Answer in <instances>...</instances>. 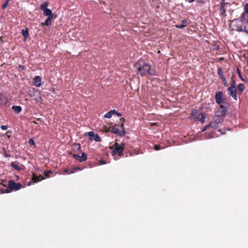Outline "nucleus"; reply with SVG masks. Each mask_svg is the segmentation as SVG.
Wrapping results in <instances>:
<instances>
[{
    "instance_id": "4c0bfd02",
    "label": "nucleus",
    "mask_w": 248,
    "mask_h": 248,
    "mask_svg": "<svg viewBox=\"0 0 248 248\" xmlns=\"http://www.w3.org/2000/svg\"><path fill=\"white\" fill-rule=\"evenodd\" d=\"M8 126L7 125H1L0 128L2 130H5L8 129Z\"/></svg>"
},
{
    "instance_id": "ddd939ff",
    "label": "nucleus",
    "mask_w": 248,
    "mask_h": 248,
    "mask_svg": "<svg viewBox=\"0 0 248 248\" xmlns=\"http://www.w3.org/2000/svg\"><path fill=\"white\" fill-rule=\"evenodd\" d=\"M57 16H48L44 22L42 23V25L43 26H50L51 24V21L52 19H55Z\"/></svg>"
},
{
    "instance_id": "3c124183",
    "label": "nucleus",
    "mask_w": 248,
    "mask_h": 248,
    "mask_svg": "<svg viewBox=\"0 0 248 248\" xmlns=\"http://www.w3.org/2000/svg\"><path fill=\"white\" fill-rule=\"evenodd\" d=\"M9 156H10V155H8V154H6L4 155V156H5V157H9Z\"/></svg>"
},
{
    "instance_id": "c756f323",
    "label": "nucleus",
    "mask_w": 248,
    "mask_h": 248,
    "mask_svg": "<svg viewBox=\"0 0 248 248\" xmlns=\"http://www.w3.org/2000/svg\"><path fill=\"white\" fill-rule=\"evenodd\" d=\"M81 169L79 167H75L73 168L71 170V172L72 173H75L77 170H80Z\"/></svg>"
},
{
    "instance_id": "7c9ffc66",
    "label": "nucleus",
    "mask_w": 248,
    "mask_h": 248,
    "mask_svg": "<svg viewBox=\"0 0 248 248\" xmlns=\"http://www.w3.org/2000/svg\"><path fill=\"white\" fill-rule=\"evenodd\" d=\"M9 0H6L4 3L2 5V9H4L7 7Z\"/></svg>"
},
{
    "instance_id": "a18cd8bd",
    "label": "nucleus",
    "mask_w": 248,
    "mask_h": 248,
    "mask_svg": "<svg viewBox=\"0 0 248 248\" xmlns=\"http://www.w3.org/2000/svg\"><path fill=\"white\" fill-rule=\"evenodd\" d=\"M11 133H12V132L11 131H10V130H8V131H7L6 135H7L8 138H10V136L8 135V133L11 134Z\"/></svg>"
},
{
    "instance_id": "5701e85b",
    "label": "nucleus",
    "mask_w": 248,
    "mask_h": 248,
    "mask_svg": "<svg viewBox=\"0 0 248 248\" xmlns=\"http://www.w3.org/2000/svg\"><path fill=\"white\" fill-rule=\"evenodd\" d=\"M217 72L218 75L221 79H223V78H225V77L223 75V72L221 68H218Z\"/></svg>"
},
{
    "instance_id": "ea45409f",
    "label": "nucleus",
    "mask_w": 248,
    "mask_h": 248,
    "mask_svg": "<svg viewBox=\"0 0 248 248\" xmlns=\"http://www.w3.org/2000/svg\"><path fill=\"white\" fill-rule=\"evenodd\" d=\"M243 30H244V31H243V32H246L248 34V29L247 28V27L246 26H245L244 28H243Z\"/></svg>"
},
{
    "instance_id": "412c9836",
    "label": "nucleus",
    "mask_w": 248,
    "mask_h": 248,
    "mask_svg": "<svg viewBox=\"0 0 248 248\" xmlns=\"http://www.w3.org/2000/svg\"><path fill=\"white\" fill-rule=\"evenodd\" d=\"M21 33L25 39H27L29 37V31L27 28H26L25 30H22Z\"/></svg>"
},
{
    "instance_id": "8fccbe9b",
    "label": "nucleus",
    "mask_w": 248,
    "mask_h": 248,
    "mask_svg": "<svg viewBox=\"0 0 248 248\" xmlns=\"http://www.w3.org/2000/svg\"><path fill=\"white\" fill-rule=\"evenodd\" d=\"M152 125H157V124L156 123H152Z\"/></svg>"
},
{
    "instance_id": "2eb2a0df",
    "label": "nucleus",
    "mask_w": 248,
    "mask_h": 248,
    "mask_svg": "<svg viewBox=\"0 0 248 248\" xmlns=\"http://www.w3.org/2000/svg\"><path fill=\"white\" fill-rule=\"evenodd\" d=\"M189 24L188 21L186 19H183L182 21V23L180 24H176L175 26L178 29H183L186 27Z\"/></svg>"
},
{
    "instance_id": "a19ab883",
    "label": "nucleus",
    "mask_w": 248,
    "mask_h": 248,
    "mask_svg": "<svg viewBox=\"0 0 248 248\" xmlns=\"http://www.w3.org/2000/svg\"><path fill=\"white\" fill-rule=\"evenodd\" d=\"M99 164V165H104V164H106V162L103 159L100 160Z\"/></svg>"
},
{
    "instance_id": "0eeeda50",
    "label": "nucleus",
    "mask_w": 248,
    "mask_h": 248,
    "mask_svg": "<svg viewBox=\"0 0 248 248\" xmlns=\"http://www.w3.org/2000/svg\"><path fill=\"white\" fill-rule=\"evenodd\" d=\"M216 102L219 105L226 104L228 105L227 99L223 97V93L222 92H216L215 96Z\"/></svg>"
},
{
    "instance_id": "4468645a",
    "label": "nucleus",
    "mask_w": 248,
    "mask_h": 248,
    "mask_svg": "<svg viewBox=\"0 0 248 248\" xmlns=\"http://www.w3.org/2000/svg\"><path fill=\"white\" fill-rule=\"evenodd\" d=\"M34 85L39 87L41 85V78L40 76H37L34 77L33 79Z\"/></svg>"
},
{
    "instance_id": "cd10ccee",
    "label": "nucleus",
    "mask_w": 248,
    "mask_h": 248,
    "mask_svg": "<svg viewBox=\"0 0 248 248\" xmlns=\"http://www.w3.org/2000/svg\"><path fill=\"white\" fill-rule=\"evenodd\" d=\"M112 113L111 111L110 110L108 113L105 114L104 117L106 118H110L112 117Z\"/></svg>"
},
{
    "instance_id": "6e6552de",
    "label": "nucleus",
    "mask_w": 248,
    "mask_h": 248,
    "mask_svg": "<svg viewBox=\"0 0 248 248\" xmlns=\"http://www.w3.org/2000/svg\"><path fill=\"white\" fill-rule=\"evenodd\" d=\"M228 108L227 106H225L223 105H219V108L216 111L215 115L218 117H222L224 119L228 111Z\"/></svg>"
},
{
    "instance_id": "f704fd0d",
    "label": "nucleus",
    "mask_w": 248,
    "mask_h": 248,
    "mask_svg": "<svg viewBox=\"0 0 248 248\" xmlns=\"http://www.w3.org/2000/svg\"><path fill=\"white\" fill-rule=\"evenodd\" d=\"M29 144H30L31 145H35V142H34V141L33 139H30L29 140Z\"/></svg>"
},
{
    "instance_id": "f03ea898",
    "label": "nucleus",
    "mask_w": 248,
    "mask_h": 248,
    "mask_svg": "<svg viewBox=\"0 0 248 248\" xmlns=\"http://www.w3.org/2000/svg\"><path fill=\"white\" fill-rule=\"evenodd\" d=\"M223 121V118L218 117L215 115L212 121H211L210 123L204 127L203 131H204L205 129L210 127L215 130L220 126Z\"/></svg>"
},
{
    "instance_id": "5fc2aeb1",
    "label": "nucleus",
    "mask_w": 248,
    "mask_h": 248,
    "mask_svg": "<svg viewBox=\"0 0 248 248\" xmlns=\"http://www.w3.org/2000/svg\"><path fill=\"white\" fill-rule=\"evenodd\" d=\"M37 121H40V118H38V119H37Z\"/></svg>"
},
{
    "instance_id": "c85d7f7f",
    "label": "nucleus",
    "mask_w": 248,
    "mask_h": 248,
    "mask_svg": "<svg viewBox=\"0 0 248 248\" xmlns=\"http://www.w3.org/2000/svg\"><path fill=\"white\" fill-rule=\"evenodd\" d=\"M0 191L2 193H8L11 192L9 190V188L8 187L6 189H4V188L1 189Z\"/></svg>"
},
{
    "instance_id": "20e7f679",
    "label": "nucleus",
    "mask_w": 248,
    "mask_h": 248,
    "mask_svg": "<svg viewBox=\"0 0 248 248\" xmlns=\"http://www.w3.org/2000/svg\"><path fill=\"white\" fill-rule=\"evenodd\" d=\"M244 12L242 13L239 18L234 19L232 22H237L240 21L242 23L246 22L248 24V3H246L244 5Z\"/></svg>"
},
{
    "instance_id": "9d476101",
    "label": "nucleus",
    "mask_w": 248,
    "mask_h": 248,
    "mask_svg": "<svg viewBox=\"0 0 248 248\" xmlns=\"http://www.w3.org/2000/svg\"><path fill=\"white\" fill-rule=\"evenodd\" d=\"M85 136L89 137L90 140H94L96 141H100L101 140L100 137L98 136V134H95L93 131H90L85 133Z\"/></svg>"
},
{
    "instance_id": "49530a36",
    "label": "nucleus",
    "mask_w": 248,
    "mask_h": 248,
    "mask_svg": "<svg viewBox=\"0 0 248 248\" xmlns=\"http://www.w3.org/2000/svg\"><path fill=\"white\" fill-rule=\"evenodd\" d=\"M116 115H117L118 116L121 117L122 116V113H121L119 112H117Z\"/></svg>"
},
{
    "instance_id": "b1692460",
    "label": "nucleus",
    "mask_w": 248,
    "mask_h": 248,
    "mask_svg": "<svg viewBox=\"0 0 248 248\" xmlns=\"http://www.w3.org/2000/svg\"><path fill=\"white\" fill-rule=\"evenodd\" d=\"M48 5V2L47 1H45L40 5V9L42 11H44L45 9H47V7Z\"/></svg>"
},
{
    "instance_id": "f3484780",
    "label": "nucleus",
    "mask_w": 248,
    "mask_h": 248,
    "mask_svg": "<svg viewBox=\"0 0 248 248\" xmlns=\"http://www.w3.org/2000/svg\"><path fill=\"white\" fill-rule=\"evenodd\" d=\"M38 176L34 173H32V182H29L28 185L30 186L31 185L32 183H37L38 182L40 181V179H38Z\"/></svg>"
},
{
    "instance_id": "7ed1b4c3",
    "label": "nucleus",
    "mask_w": 248,
    "mask_h": 248,
    "mask_svg": "<svg viewBox=\"0 0 248 248\" xmlns=\"http://www.w3.org/2000/svg\"><path fill=\"white\" fill-rule=\"evenodd\" d=\"M114 146V148L111 152V155L114 156L117 155L119 156H122L123 155V151L125 147V144L124 143L119 144L116 142L115 143Z\"/></svg>"
},
{
    "instance_id": "4d7b16f0",
    "label": "nucleus",
    "mask_w": 248,
    "mask_h": 248,
    "mask_svg": "<svg viewBox=\"0 0 248 248\" xmlns=\"http://www.w3.org/2000/svg\"><path fill=\"white\" fill-rule=\"evenodd\" d=\"M2 184L4 186H6V185H5V184H3V183H2Z\"/></svg>"
},
{
    "instance_id": "4be33fe9",
    "label": "nucleus",
    "mask_w": 248,
    "mask_h": 248,
    "mask_svg": "<svg viewBox=\"0 0 248 248\" xmlns=\"http://www.w3.org/2000/svg\"><path fill=\"white\" fill-rule=\"evenodd\" d=\"M72 146L74 150H77L79 152H81L80 145L79 143H75Z\"/></svg>"
},
{
    "instance_id": "473e14b6",
    "label": "nucleus",
    "mask_w": 248,
    "mask_h": 248,
    "mask_svg": "<svg viewBox=\"0 0 248 248\" xmlns=\"http://www.w3.org/2000/svg\"><path fill=\"white\" fill-rule=\"evenodd\" d=\"M235 30L239 32H243V31H244V30H243V27L241 26L239 28H235Z\"/></svg>"
},
{
    "instance_id": "bb28decb",
    "label": "nucleus",
    "mask_w": 248,
    "mask_h": 248,
    "mask_svg": "<svg viewBox=\"0 0 248 248\" xmlns=\"http://www.w3.org/2000/svg\"><path fill=\"white\" fill-rule=\"evenodd\" d=\"M230 87H235V80L233 78V77L231 78V83Z\"/></svg>"
},
{
    "instance_id": "c03bdc74",
    "label": "nucleus",
    "mask_w": 248,
    "mask_h": 248,
    "mask_svg": "<svg viewBox=\"0 0 248 248\" xmlns=\"http://www.w3.org/2000/svg\"><path fill=\"white\" fill-rule=\"evenodd\" d=\"M38 179H40V181L45 179L44 177L41 175H39V176H38Z\"/></svg>"
},
{
    "instance_id": "39448f33",
    "label": "nucleus",
    "mask_w": 248,
    "mask_h": 248,
    "mask_svg": "<svg viewBox=\"0 0 248 248\" xmlns=\"http://www.w3.org/2000/svg\"><path fill=\"white\" fill-rule=\"evenodd\" d=\"M191 119H193L195 121H200L202 123H203L205 117L203 113L198 112L197 109H193L191 113Z\"/></svg>"
},
{
    "instance_id": "dca6fc26",
    "label": "nucleus",
    "mask_w": 248,
    "mask_h": 248,
    "mask_svg": "<svg viewBox=\"0 0 248 248\" xmlns=\"http://www.w3.org/2000/svg\"><path fill=\"white\" fill-rule=\"evenodd\" d=\"M10 165L16 170L18 171L22 170L21 167L19 165V162L18 161L12 162L10 164Z\"/></svg>"
},
{
    "instance_id": "f257e3e1",
    "label": "nucleus",
    "mask_w": 248,
    "mask_h": 248,
    "mask_svg": "<svg viewBox=\"0 0 248 248\" xmlns=\"http://www.w3.org/2000/svg\"><path fill=\"white\" fill-rule=\"evenodd\" d=\"M135 67L138 70V73L143 77L146 75L155 76V70H151V66L143 61H140L137 63Z\"/></svg>"
},
{
    "instance_id": "6ab92c4d",
    "label": "nucleus",
    "mask_w": 248,
    "mask_h": 248,
    "mask_svg": "<svg viewBox=\"0 0 248 248\" xmlns=\"http://www.w3.org/2000/svg\"><path fill=\"white\" fill-rule=\"evenodd\" d=\"M245 89V85L242 83L239 84L237 86L238 93L241 94Z\"/></svg>"
},
{
    "instance_id": "e433bc0d",
    "label": "nucleus",
    "mask_w": 248,
    "mask_h": 248,
    "mask_svg": "<svg viewBox=\"0 0 248 248\" xmlns=\"http://www.w3.org/2000/svg\"><path fill=\"white\" fill-rule=\"evenodd\" d=\"M237 72L238 74L239 77L241 79V80H244V79L241 76L240 70L238 68L237 69Z\"/></svg>"
},
{
    "instance_id": "a211bd4d",
    "label": "nucleus",
    "mask_w": 248,
    "mask_h": 248,
    "mask_svg": "<svg viewBox=\"0 0 248 248\" xmlns=\"http://www.w3.org/2000/svg\"><path fill=\"white\" fill-rule=\"evenodd\" d=\"M43 14H44V15L45 16H57L56 15H55L54 14H53L52 13V11L50 9H45V10L43 11Z\"/></svg>"
},
{
    "instance_id": "1a4fd4ad",
    "label": "nucleus",
    "mask_w": 248,
    "mask_h": 248,
    "mask_svg": "<svg viewBox=\"0 0 248 248\" xmlns=\"http://www.w3.org/2000/svg\"><path fill=\"white\" fill-rule=\"evenodd\" d=\"M8 187L9 188L10 192L14 190L17 191L20 189L22 187V185L20 183H16L13 180H10L8 182Z\"/></svg>"
},
{
    "instance_id": "c9c22d12",
    "label": "nucleus",
    "mask_w": 248,
    "mask_h": 248,
    "mask_svg": "<svg viewBox=\"0 0 248 248\" xmlns=\"http://www.w3.org/2000/svg\"><path fill=\"white\" fill-rule=\"evenodd\" d=\"M154 149L155 150L158 151V150H160V149H161L162 148L160 147V146L159 145H155L154 146Z\"/></svg>"
},
{
    "instance_id": "de8ad7c7",
    "label": "nucleus",
    "mask_w": 248,
    "mask_h": 248,
    "mask_svg": "<svg viewBox=\"0 0 248 248\" xmlns=\"http://www.w3.org/2000/svg\"><path fill=\"white\" fill-rule=\"evenodd\" d=\"M120 121H121V122H124V118H121V119H120Z\"/></svg>"
},
{
    "instance_id": "f8f14e48",
    "label": "nucleus",
    "mask_w": 248,
    "mask_h": 248,
    "mask_svg": "<svg viewBox=\"0 0 248 248\" xmlns=\"http://www.w3.org/2000/svg\"><path fill=\"white\" fill-rule=\"evenodd\" d=\"M72 156L74 158L79 161L80 162L85 161L87 159V155L85 153H82L81 154V155H77V154H73V155H72Z\"/></svg>"
},
{
    "instance_id": "a878e982",
    "label": "nucleus",
    "mask_w": 248,
    "mask_h": 248,
    "mask_svg": "<svg viewBox=\"0 0 248 248\" xmlns=\"http://www.w3.org/2000/svg\"><path fill=\"white\" fill-rule=\"evenodd\" d=\"M53 172L51 170H45L44 171V175H45V176L47 178H48L50 177L49 176V174H52Z\"/></svg>"
},
{
    "instance_id": "864d4df0",
    "label": "nucleus",
    "mask_w": 248,
    "mask_h": 248,
    "mask_svg": "<svg viewBox=\"0 0 248 248\" xmlns=\"http://www.w3.org/2000/svg\"><path fill=\"white\" fill-rule=\"evenodd\" d=\"M33 123L34 124H38V123H36V122H35V121L33 122Z\"/></svg>"
},
{
    "instance_id": "aec40b11",
    "label": "nucleus",
    "mask_w": 248,
    "mask_h": 248,
    "mask_svg": "<svg viewBox=\"0 0 248 248\" xmlns=\"http://www.w3.org/2000/svg\"><path fill=\"white\" fill-rule=\"evenodd\" d=\"M12 109L14 110V112L16 114L20 113L22 110V108L19 106H13Z\"/></svg>"
},
{
    "instance_id": "2f4dec72",
    "label": "nucleus",
    "mask_w": 248,
    "mask_h": 248,
    "mask_svg": "<svg viewBox=\"0 0 248 248\" xmlns=\"http://www.w3.org/2000/svg\"><path fill=\"white\" fill-rule=\"evenodd\" d=\"M221 80L223 81L224 85L226 87H227L228 86V84L226 78H223Z\"/></svg>"
},
{
    "instance_id": "423d86ee",
    "label": "nucleus",
    "mask_w": 248,
    "mask_h": 248,
    "mask_svg": "<svg viewBox=\"0 0 248 248\" xmlns=\"http://www.w3.org/2000/svg\"><path fill=\"white\" fill-rule=\"evenodd\" d=\"M111 131L119 136H124L125 134V130L124 129V124H115L113 126L110 127Z\"/></svg>"
},
{
    "instance_id": "6e6d98bb",
    "label": "nucleus",
    "mask_w": 248,
    "mask_h": 248,
    "mask_svg": "<svg viewBox=\"0 0 248 248\" xmlns=\"http://www.w3.org/2000/svg\"><path fill=\"white\" fill-rule=\"evenodd\" d=\"M240 26H236V27L235 28H239Z\"/></svg>"
},
{
    "instance_id": "72a5a7b5",
    "label": "nucleus",
    "mask_w": 248,
    "mask_h": 248,
    "mask_svg": "<svg viewBox=\"0 0 248 248\" xmlns=\"http://www.w3.org/2000/svg\"><path fill=\"white\" fill-rule=\"evenodd\" d=\"M63 173L64 174H70L72 173L71 172V171H70V170L68 169H64V170H63Z\"/></svg>"
},
{
    "instance_id": "37998d69",
    "label": "nucleus",
    "mask_w": 248,
    "mask_h": 248,
    "mask_svg": "<svg viewBox=\"0 0 248 248\" xmlns=\"http://www.w3.org/2000/svg\"><path fill=\"white\" fill-rule=\"evenodd\" d=\"M197 2L200 3H204L205 2V0H197Z\"/></svg>"
},
{
    "instance_id": "393cba45",
    "label": "nucleus",
    "mask_w": 248,
    "mask_h": 248,
    "mask_svg": "<svg viewBox=\"0 0 248 248\" xmlns=\"http://www.w3.org/2000/svg\"><path fill=\"white\" fill-rule=\"evenodd\" d=\"M220 11L221 15H222L224 17L226 16V10L225 9V6H220Z\"/></svg>"
},
{
    "instance_id": "9b49d317",
    "label": "nucleus",
    "mask_w": 248,
    "mask_h": 248,
    "mask_svg": "<svg viewBox=\"0 0 248 248\" xmlns=\"http://www.w3.org/2000/svg\"><path fill=\"white\" fill-rule=\"evenodd\" d=\"M227 91L228 95L236 101L237 100V97L236 87H229L227 89Z\"/></svg>"
},
{
    "instance_id": "09e8293b",
    "label": "nucleus",
    "mask_w": 248,
    "mask_h": 248,
    "mask_svg": "<svg viewBox=\"0 0 248 248\" xmlns=\"http://www.w3.org/2000/svg\"><path fill=\"white\" fill-rule=\"evenodd\" d=\"M190 3H191V2H193V1H194L195 0H187Z\"/></svg>"
},
{
    "instance_id": "58836bf2",
    "label": "nucleus",
    "mask_w": 248,
    "mask_h": 248,
    "mask_svg": "<svg viewBox=\"0 0 248 248\" xmlns=\"http://www.w3.org/2000/svg\"><path fill=\"white\" fill-rule=\"evenodd\" d=\"M226 4H227V3L225 2V0H221V1L220 2V6H225V5Z\"/></svg>"
},
{
    "instance_id": "603ef678",
    "label": "nucleus",
    "mask_w": 248,
    "mask_h": 248,
    "mask_svg": "<svg viewBox=\"0 0 248 248\" xmlns=\"http://www.w3.org/2000/svg\"><path fill=\"white\" fill-rule=\"evenodd\" d=\"M30 96H31V97H33V96H34V94L30 93Z\"/></svg>"
},
{
    "instance_id": "79ce46f5",
    "label": "nucleus",
    "mask_w": 248,
    "mask_h": 248,
    "mask_svg": "<svg viewBox=\"0 0 248 248\" xmlns=\"http://www.w3.org/2000/svg\"><path fill=\"white\" fill-rule=\"evenodd\" d=\"M110 111H111L112 115H114V114L116 115V114H117V113L118 112L115 109H112V110H111Z\"/></svg>"
}]
</instances>
